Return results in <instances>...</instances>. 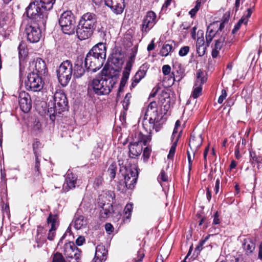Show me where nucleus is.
I'll use <instances>...</instances> for the list:
<instances>
[{
	"label": "nucleus",
	"mask_w": 262,
	"mask_h": 262,
	"mask_svg": "<svg viewBox=\"0 0 262 262\" xmlns=\"http://www.w3.org/2000/svg\"><path fill=\"white\" fill-rule=\"evenodd\" d=\"M38 1V0H35L31 2L26 8V13L29 19V22L45 27L48 18V10L42 9Z\"/></svg>",
	"instance_id": "obj_1"
},
{
	"label": "nucleus",
	"mask_w": 262,
	"mask_h": 262,
	"mask_svg": "<svg viewBox=\"0 0 262 262\" xmlns=\"http://www.w3.org/2000/svg\"><path fill=\"white\" fill-rule=\"evenodd\" d=\"M116 82V79L113 77L104 75L94 79L90 84L89 88L92 89L98 95H107L111 92Z\"/></svg>",
	"instance_id": "obj_2"
},
{
	"label": "nucleus",
	"mask_w": 262,
	"mask_h": 262,
	"mask_svg": "<svg viewBox=\"0 0 262 262\" xmlns=\"http://www.w3.org/2000/svg\"><path fill=\"white\" fill-rule=\"evenodd\" d=\"M68 110V101L65 94L62 91L56 92L54 95L53 107L49 104L48 113L50 118L54 121L55 117Z\"/></svg>",
	"instance_id": "obj_3"
},
{
	"label": "nucleus",
	"mask_w": 262,
	"mask_h": 262,
	"mask_svg": "<svg viewBox=\"0 0 262 262\" xmlns=\"http://www.w3.org/2000/svg\"><path fill=\"white\" fill-rule=\"evenodd\" d=\"M58 22L64 34L71 35L75 33L76 20L71 11H67L62 13Z\"/></svg>",
	"instance_id": "obj_4"
},
{
	"label": "nucleus",
	"mask_w": 262,
	"mask_h": 262,
	"mask_svg": "<svg viewBox=\"0 0 262 262\" xmlns=\"http://www.w3.org/2000/svg\"><path fill=\"white\" fill-rule=\"evenodd\" d=\"M136 138L137 141L130 143L129 145V156L132 158L140 155L143 150V145H146L151 140L150 135H144L141 132L137 134Z\"/></svg>",
	"instance_id": "obj_5"
},
{
	"label": "nucleus",
	"mask_w": 262,
	"mask_h": 262,
	"mask_svg": "<svg viewBox=\"0 0 262 262\" xmlns=\"http://www.w3.org/2000/svg\"><path fill=\"white\" fill-rule=\"evenodd\" d=\"M73 72L72 64L70 61L62 62L56 70L59 82L63 86H66L71 79Z\"/></svg>",
	"instance_id": "obj_6"
},
{
	"label": "nucleus",
	"mask_w": 262,
	"mask_h": 262,
	"mask_svg": "<svg viewBox=\"0 0 262 262\" xmlns=\"http://www.w3.org/2000/svg\"><path fill=\"white\" fill-rule=\"evenodd\" d=\"M42 25L29 22L25 27V33L28 41L31 43H36L39 41L41 36V32L40 29Z\"/></svg>",
	"instance_id": "obj_7"
},
{
	"label": "nucleus",
	"mask_w": 262,
	"mask_h": 262,
	"mask_svg": "<svg viewBox=\"0 0 262 262\" xmlns=\"http://www.w3.org/2000/svg\"><path fill=\"white\" fill-rule=\"evenodd\" d=\"M27 90L34 92L40 91L43 88L42 78L37 73L34 71L29 73L27 76V80L25 82Z\"/></svg>",
	"instance_id": "obj_8"
},
{
	"label": "nucleus",
	"mask_w": 262,
	"mask_h": 262,
	"mask_svg": "<svg viewBox=\"0 0 262 262\" xmlns=\"http://www.w3.org/2000/svg\"><path fill=\"white\" fill-rule=\"evenodd\" d=\"M102 58L94 56L91 53H88L84 60V67L88 71L96 72L102 66L104 62Z\"/></svg>",
	"instance_id": "obj_9"
},
{
	"label": "nucleus",
	"mask_w": 262,
	"mask_h": 262,
	"mask_svg": "<svg viewBox=\"0 0 262 262\" xmlns=\"http://www.w3.org/2000/svg\"><path fill=\"white\" fill-rule=\"evenodd\" d=\"M62 251L69 262H78L79 254L78 248L73 242L66 243L63 247Z\"/></svg>",
	"instance_id": "obj_10"
},
{
	"label": "nucleus",
	"mask_w": 262,
	"mask_h": 262,
	"mask_svg": "<svg viewBox=\"0 0 262 262\" xmlns=\"http://www.w3.org/2000/svg\"><path fill=\"white\" fill-rule=\"evenodd\" d=\"M138 177V172L136 168H130L126 169L125 173L123 174L124 183L125 186L128 189L134 188Z\"/></svg>",
	"instance_id": "obj_11"
},
{
	"label": "nucleus",
	"mask_w": 262,
	"mask_h": 262,
	"mask_svg": "<svg viewBox=\"0 0 262 262\" xmlns=\"http://www.w3.org/2000/svg\"><path fill=\"white\" fill-rule=\"evenodd\" d=\"M207 78L204 76L203 72L201 70H198L196 72V78L193 86V91L192 96L193 98H197L202 93V85L206 82Z\"/></svg>",
	"instance_id": "obj_12"
},
{
	"label": "nucleus",
	"mask_w": 262,
	"mask_h": 262,
	"mask_svg": "<svg viewBox=\"0 0 262 262\" xmlns=\"http://www.w3.org/2000/svg\"><path fill=\"white\" fill-rule=\"evenodd\" d=\"M156 13L153 11H150L147 12L142 24V33L146 34L154 26L156 23Z\"/></svg>",
	"instance_id": "obj_13"
},
{
	"label": "nucleus",
	"mask_w": 262,
	"mask_h": 262,
	"mask_svg": "<svg viewBox=\"0 0 262 262\" xmlns=\"http://www.w3.org/2000/svg\"><path fill=\"white\" fill-rule=\"evenodd\" d=\"M19 104L20 109L24 113H28L32 107V102L30 95L25 92H21L19 95Z\"/></svg>",
	"instance_id": "obj_14"
},
{
	"label": "nucleus",
	"mask_w": 262,
	"mask_h": 262,
	"mask_svg": "<svg viewBox=\"0 0 262 262\" xmlns=\"http://www.w3.org/2000/svg\"><path fill=\"white\" fill-rule=\"evenodd\" d=\"M94 30L95 29L79 23L76 29L77 37L80 40L88 39L93 34Z\"/></svg>",
	"instance_id": "obj_15"
},
{
	"label": "nucleus",
	"mask_w": 262,
	"mask_h": 262,
	"mask_svg": "<svg viewBox=\"0 0 262 262\" xmlns=\"http://www.w3.org/2000/svg\"><path fill=\"white\" fill-rule=\"evenodd\" d=\"M105 4L116 14L123 12L125 7L124 0H105Z\"/></svg>",
	"instance_id": "obj_16"
},
{
	"label": "nucleus",
	"mask_w": 262,
	"mask_h": 262,
	"mask_svg": "<svg viewBox=\"0 0 262 262\" xmlns=\"http://www.w3.org/2000/svg\"><path fill=\"white\" fill-rule=\"evenodd\" d=\"M255 7V3L251 2L250 7L248 8L242 18L238 20V23L235 25L234 28L232 31V34H235L240 28L242 24L246 25L248 23V18L251 16Z\"/></svg>",
	"instance_id": "obj_17"
},
{
	"label": "nucleus",
	"mask_w": 262,
	"mask_h": 262,
	"mask_svg": "<svg viewBox=\"0 0 262 262\" xmlns=\"http://www.w3.org/2000/svg\"><path fill=\"white\" fill-rule=\"evenodd\" d=\"M148 68L149 66L147 63H144L140 67L139 69L132 79L131 89L134 88L141 79L145 77Z\"/></svg>",
	"instance_id": "obj_18"
},
{
	"label": "nucleus",
	"mask_w": 262,
	"mask_h": 262,
	"mask_svg": "<svg viewBox=\"0 0 262 262\" xmlns=\"http://www.w3.org/2000/svg\"><path fill=\"white\" fill-rule=\"evenodd\" d=\"M79 23L90 27V28L95 29L97 24L96 15L92 13H86L82 16Z\"/></svg>",
	"instance_id": "obj_19"
},
{
	"label": "nucleus",
	"mask_w": 262,
	"mask_h": 262,
	"mask_svg": "<svg viewBox=\"0 0 262 262\" xmlns=\"http://www.w3.org/2000/svg\"><path fill=\"white\" fill-rule=\"evenodd\" d=\"M106 44L103 42H99L94 46L89 52L94 56H98L104 60L106 57Z\"/></svg>",
	"instance_id": "obj_20"
},
{
	"label": "nucleus",
	"mask_w": 262,
	"mask_h": 262,
	"mask_svg": "<svg viewBox=\"0 0 262 262\" xmlns=\"http://www.w3.org/2000/svg\"><path fill=\"white\" fill-rule=\"evenodd\" d=\"M107 251L105 247L99 245L96 247L95 255L94 258V262H103L106 259Z\"/></svg>",
	"instance_id": "obj_21"
},
{
	"label": "nucleus",
	"mask_w": 262,
	"mask_h": 262,
	"mask_svg": "<svg viewBox=\"0 0 262 262\" xmlns=\"http://www.w3.org/2000/svg\"><path fill=\"white\" fill-rule=\"evenodd\" d=\"M203 139L201 135H191L190 138L189 145L193 153V156L195 152L202 145Z\"/></svg>",
	"instance_id": "obj_22"
},
{
	"label": "nucleus",
	"mask_w": 262,
	"mask_h": 262,
	"mask_svg": "<svg viewBox=\"0 0 262 262\" xmlns=\"http://www.w3.org/2000/svg\"><path fill=\"white\" fill-rule=\"evenodd\" d=\"M57 219L56 215H53L51 213H50L47 218V223L51 224V228L49 231L48 235V239L50 241H52L55 235V230H56V223Z\"/></svg>",
	"instance_id": "obj_23"
},
{
	"label": "nucleus",
	"mask_w": 262,
	"mask_h": 262,
	"mask_svg": "<svg viewBox=\"0 0 262 262\" xmlns=\"http://www.w3.org/2000/svg\"><path fill=\"white\" fill-rule=\"evenodd\" d=\"M207 46V43H205L203 33L201 31V36H199L196 40V48L197 53L199 56H203L206 52Z\"/></svg>",
	"instance_id": "obj_24"
},
{
	"label": "nucleus",
	"mask_w": 262,
	"mask_h": 262,
	"mask_svg": "<svg viewBox=\"0 0 262 262\" xmlns=\"http://www.w3.org/2000/svg\"><path fill=\"white\" fill-rule=\"evenodd\" d=\"M149 115H150V117L149 119H147V121L149 122V133L151 134L152 130L154 129H155L157 132H158L159 128L157 123L159 122V119L157 110L153 111L152 114H149Z\"/></svg>",
	"instance_id": "obj_25"
},
{
	"label": "nucleus",
	"mask_w": 262,
	"mask_h": 262,
	"mask_svg": "<svg viewBox=\"0 0 262 262\" xmlns=\"http://www.w3.org/2000/svg\"><path fill=\"white\" fill-rule=\"evenodd\" d=\"M112 63L117 68H120L123 63V56L121 49L116 48L112 54Z\"/></svg>",
	"instance_id": "obj_26"
},
{
	"label": "nucleus",
	"mask_w": 262,
	"mask_h": 262,
	"mask_svg": "<svg viewBox=\"0 0 262 262\" xmlns=\"http://www.w3.org/2000/svg\"><path fill=\"white\" fill-rule=\"evenodd\" d=\"M34 64L35 73L38 74L39 75L45 74L47 71V69L45 62L41 58H37L36 60L33 62Z\"/></svg>",
	"instance_id": "obj_27"
},
{
	"label": "nucleus",
	"mask_w": 262,
	"mask_h": 262,
	"mask_svg": "<svg viewBox=\"0 0 262 262\" xmlns=\"http://www.w3.org/2000/svg\"><path fill=\"white\" fill-rule=\"evenodd\" d=\"M243 246L247 255L251 254L255 249V243L250 239H245Z\"/></svg>",
	"instance_id": "obj_28"
},
{
	"label": "nucleus",
	"mask_w": 262,
	"mask_h": 262,
	"mask_svg": "<svg viewBox=\"0 0 262 262\" xmlns=\"http://www.w3.org/2000/svg\"><path fill=\"white\" fill-rule=\"evenodd\" d=\"M43 227L41 226H38L37 228V234L35 237V241L37 244V247H40L45 243L46 239L43 235Z\"/></svg>",
	"instance_id": "obj_29"
},
{
	"label": "nucleus",
	"mask_w": 262,
	"mask_h": 262,
	"mask_svg": "<svg viewBox=\"0 0 262 262\" xmlns=\"http://www.w3.org/2000/svg\"><path fill=\"white\" fill-rule=\"evenodd\" d=\"M85 72V69L82 67L81 60H78L75 64L74 68V76L76 78H80L82 76Z\"/></svg>",
	"instance_id": "obj_30"
},
{
	"label": "nucleus",
	"mask_w": 262,
	"mask_h": 262,
	"mask_svg": "<svg viewBox=\"0 0 262 262\" xmlns=\"http://www.w3.org/2000/svg\"><path fill=\"white\" fill-rule=\"evenodd\" d=\"M86 225V220L82 215L75 216L74 227L76 229H80Z\"/></svg>",
	"instance_id": "obj_31"
},
{
	"label": "nucleus",
	"mask_w": 262,
	"mask_h": 262,
	"mask_svg": "<svg viewBox=\"0 0 262 262\" xmlns=\"http://www.w3.org/2000/svg\"><path fill=\"white\" fill-rule=\"evenodd\" d=\"M76 178L73 176V174H68L67 177L66 179V183L64 184V187L67 189L68 187L69 189L75 188L76 184Z\"/></svg>",
	"instance_id": "obj_32"
},
{
	"label": "nucleus",
	"mask_w": 262,
	"mask_h": 262,
	"mask_svg": "<svg viewBox=\"0 0 262 262\" xmlns=\"http://www.w3.org/2000/svg\"><path fill=\"white\" fill-rule=\"evenodd\" d=\"M37 2L41 5L42 9L50 11L52 9L55 0H38Z\"/></svg>",
	"instance_id": "obj_33"
},
{
	"label": "nucleus",
	"mask_w": 262,
	"mask_h": 262,
	"mask_svg": "<svg viewBox=\"0 0 262 262\" xmlns=\"http://www.w3.org/2000/svg\"><path fill=\"white\" fill-rule=\"evenodd\" d=\"M176 77L173 75H168L164 76L163 79V84L165 87H169L174 84Z\"/></svg>",
	"instance_id": "obj_34"
},
{
	"label": "nucleus",
	"mask_w": 262,
	"mask_h": 262,
	"mask_svg": "<svg viewBox=\"0 0 262 262\" xmlns=\"http://www.w3.org/2000/svg\"><path fill=\"white\" fill-rule=\"evenodd\" d=\"M39 144V142L38 141H36V143H34L33 144V149L34 154L35 157V169L38 171H39V168L40 165V162L38 159V157L39 156V153L37 152L36 149L38 147V144Z\"/></svg>",
	"instance_id": "obj_35"
},
{
	"label": "nucleus",
	"mask_w": 262,
	"mask_h": 262,
	"mask_svg": "<svg viewBox=\"0 0 262 262\" xmlns=\"http://www.w3.org/2000/svg\"><path fill=\"white\" fill-rule=\"evenodd\" d=\"M226 36H227V34L225 33L224 32H223L220 37L215 40V43L214 45L215 49L219 50L221 49V48H222L224 44V42L225 41Z\"/></svg>",
	"instance_id": "obj_36"
},
{
	"label": "nucleus",
	"mask_w": 262,
	"mask_h": 262,
	"mask_svg": "<svg viewBox=\"0 0 262 262\" xmlns=\"http://www.w3.org/2000/svg\"><path fill=\"white\" fill-rule=\"evenodd\" d=\"M105 198L108 201V207L112 209V204L115 202V194L114 191L108 190L105 193Z\"/></svg>",
	"instance_id": "obj_37"
},
{
	"label": "nucleus",
	"mask_w": 262,
	"mask_h": 262,
	"mask_svg": "<svg viewBox=\"0 0 262 262\" xmlns=\"http://www.w3.org/2000/svg\"><path fill=\"white\" fill-rule=\"evenodd\" d=\"M173 46L172 44H169L168 43H165L160 53L162 56H167L168 55L169 53L172 50Z\"/></svg>",
	"instance_id": "obj_38"
},
{
	"label": "nucleus",
	"mask_w": 262,
	"mask_h": 262,
	"mask_svg": "<svg viewBox=\"0 0 262 262\" xmlns=\"http://www.w3.org/2000/svg\"><path fill=\"white\" fill-rule=\"evenodd\" d=\"M183 73V70L181 68L180 65L179 64H174L173 66V71L172 72L171 74L175 76L176 78L179 77V79H178L179 81L182 78V75Z\"/></svg>",
	"instance_id": "obj_39"
},
{
	"label": "nucleus",
	"mask_w": 262,
	"mask_h": 262,
	"mask_svg": "<svg viewBox=\"0 0 262 262\" xmlns=\"http://www.w3.org/2000/svg\"><path fill=\"white\" fill-rule=\"evenodd\" d=\"M19 58H25L28 54V51L26 49V44L23 42H20L18 47Z\"/></svg>",
	"instance_id": "obj_40"
},
{
	"label": "nucleus",
	"mask_w": 262,
	"mask_h": 262,
	"mask_svg": "<svg viewBox=\"0 0 262 262\" xmlns=\"http://www.w3.org/2000/svg\"><path fill=\"white\" fill-rule=\"evenodd\" d=\"M219 27L218 22H214L212 24H210L208 27L206 33L210 34H213L214 35H217L219 33L216 32L217 28Z\"/></svg>",
	"instance_id": "obj_41"
},
{
	"label": "nucleus",
	"mask_w": 262,
	"mask_h": 262,
	"mask_svg": "<svg viewBox=\"0 0 262 262\" xmlns=\"http://www.w3.org/2000/svg\"><path fill=\"white\" fill-rule=\"evenodd\" d=\"M117 170V165L115 163H112L109 166L107 172L109 174L111 179H114L116 176Z\"/></svg>",
	"instance_id": "obj_42"
},
{
	"label": "nucleus",
	"mask_w": 262,
	"mask_h": 262,
	"mask_svg": "<svg viewBox=\"0 0 262 262\" xmlns=\"http://www.w3.org/2000/svg\"><path fill=\"white\" fill-rule=\"evenodd\" d=\"M129 75L128 73H124L122 74V77L120 83V88L119 90V92H121L122 89L125 86L126 82L128 79Z\"/></svg>",
	"instance_id": "obj_43"
},
{
	"label": "nucleus",
	"mask_w": 262,
	"mask_h": 262,
	"mask_svg": "<svg viewBox=\"0 0 262 262\" xmlns=\"http://www.w3.org/2000/svg\"><path fill=\"white\" fill-rule=\"evenodd\" d=\"M132 97L130 93H128L126 94L125 97L123 101L122 105L124 110H127L128 106L130 103V99Z\"/></svg>",
	"instance_id": "obj_44"
},
{
	"label": "nucleus",
	"mask_w": 262,
	"mask_h": 262,
	"mask_svg": "<svg viewBox=\"0 0 262 262\" xmlns=\"http://www.w3.org/2000/svg\"><path fill=\"white\" fill-rule=\"evenodd\" d=\"M133 204H127L124 208V211L126 215V218L128 219L131 216L132 212L133 211Z\"/></svg>",
	"instance_id": "obj_45"
},
{
	"label": "nucleus",
	"mask_w": 262,
	"mask_h": 262,
	"mask_svg": "<svg viewBox=\"0 0 262 262\" xmlns=\"http://www.w3.org/2000/svg\"><path fill=\"white\" fill-rule=\"evenodd\" d=\"M157 104L156 102H151L148 106L146 112L145 113V116H147L149 114H152V111L154 110H157L156 109Z\"/></svg>",
	"instance_id": "obj_46"
},
{
	"label": "nucleus",
	"mask_w": 262,
	"mask_h": 262,
	"mask_svg": "<svg viewBox=\"0 0 262 262\" xmlns=\"http://www.w3.org/2000/svg\"><path fill=\"white\" fill-rule=\"evenodd\" d=\"M178 139L173 143L170 147L169 154L168 155V159H172L176 152V146L177 145Z\"/></svg>",
	"instance_id": "obj_47"
},
{
	"label": "nucleus",
	"mask_w": 262,
	"mask_h": 262,
	"mask_svg": "<svg viewBox=\"0 0 262 262\" xmlns=\"http://www.w3.org/2000/svg\"><path fill=\"white\" fill-rule=\"evenodd\" d=\"M125 183H124V179L120 180L117 185V190L121 192H125L128 188L125 187Z\"/></svg>",
	"instance_id": "obj_48"
},
{
	"label": "nucleus",
	"mask_w": 262,
	"mask_h": 262,
	"mask_svg": "<svg viewBox=\"0 0 262 262\" xmlns=\"http://www.w3.org/2000/svg\"><path fill=\"white\" fill-rule=\"evenodd\" d=\"M250 156L251 162H256L257 163H261L262 162V159L260 157L257 156L255 152L250 151Z\"/></svg>",
	"instance_id": "obj_49"
},
{
	"label": "nucleus",
	"mask_w": 262,
	"mask_h": 262,
	"mask_svg": "<svg viewBox=\"0 0 262 262\" xmlns=\"http://www.w3.org/2000/svg\"><path fill=\"white\" fill-rule=\"evenodd\" d=\"M101 149L99 147H97L95 148L92 154V158L91 159L96 160L99 158L101 155Z\"/></svg>",
	"instance_id": "obj_50"
},
{
	"label": "nucleus",
	"mask_w": 262,
	"mask_h": 262,
	"mask_svg": "<svg viewBox=\"0 0 262 262\" xmlns=\"http://www.w3.org/2000/svg\"><path fill=\"white\" fill-rule=\"evenodd\" d=\"M145 256V254L143 250L140 249L137 254V257H134V259L136 262H141Z\"/></svg>",
	"instance_id": "obj_51"
},
{
	"label": "nucleus",
	"mask_w": 262,
	"mask_h": 262,
	"mask_svg": "<svg viewBox=\"0 0 262 262\" xmlns=\"http://www.w3.org/2000/svg\"><path fill=\"white\" fill-rule=\"evenodd\" d=\"M158 181L161 183L162 182H167L168 181V177L166 174L164 170H162L158 177Z\"/></svg>",
	"instance_id": "obj_52"
},
{
	"label": "nucleus",
	"mask_w": 262,
	"mask_h": 262,
	"mask_svg": "<svg viewBox=\"0 0 262 262\" xmlns=\"http://www.w3.org/2000/svg\"><path fill=\"white\" fill-rule=\"evenodd\" d=\"M52 262H65V260L60 253H56L54 255Z\"/></svg>",
	"instance_id": "obj_53"
},
{
	"label": "nucleus",
	"mask_w": 262,
	"mask_h": 262,
	"mask_svg": "<svg viewBox=\"0 0 262 262\" xmlns=\"http://www.w3.org/2000/svg\"><path fill=\"white\" fill-rule=\"evenodd\" d=\"M150 151H151V150L149 147H146L144 148V149L143 150V160L145 162H146L147 161V160L148 159V158H149L150 155Z\"/></svg>",
	"instance_id": "obj_54"
},
{
	"label": "nucleus",
	"mask_w": 262,
	"mask_h": 262,
	"mask_svg": "<svg viewBox=\"0 0 262 262\" xmlns=\"http://www.w3.org/2000/svg\"><path fill=\"white\" fill-rule=\"evenodd\" d=\"M189 51V47L188 46L183 47L180 49L179 54L180 56H184L187 54Z\"/></svg>",
	"instance_id": "obj_55"
},
{
	"label": "nucleus",
	"mask_w": 262,
	"mask_h": 262,
	"mask_svg": "<svg viewBox=\"0 0 262 262\" xmlns=\"http://www.w3.org/2000/svg\"><path fill=\"white\" fill-rule=\"evenodd\" d=\"M132 68V61L129 60L126 62L125 67L124 68V70L123 73H128V74L129 75Z\"/></svg>",
	"instance_id": "obj_56"
},
{
	"label": "nucleus",
	"mask_w": 262,
	"mask_h": 262,
	"mask_svg": "<svg viewBox=\"0 0 262 262\" xmlns=\"http://www.w3.org/2000/svg\"><path fill=\"white\" fill-rule=\"evenodd\" d=\"M171 72V67L168 64L164 65L162 67V72L164 76L170 75Z\"/></svg>",
	"instance_id": "obj_57"
},
{
	"label": "nucleus",
	"mask_w": 262,
	"mask_h": 262,
	"mask_svg": "<svg viewBox=\"0 0 262 262\" xmlns=\"http://www.w3.org/2000/svg\"><path fill=\"white\" fill-rule=\"evenodd\" d=\"M227 97V92L225 90H222V94L218 99V103L222 104Z\"/></svg>",
	"instance_id": "obj_58"
},
{
	"label": "nucleus",
	"mask_w": 262,
	"mask_h": 262,
	"mask_svg": "<svg viewBox=\"0 0 262 262\" xmlns=\"http://www.w3.org/2000/svg\"><path fill=\"white\" fill-rule=\"evenodd\" d=\"M143 126L144 128L149 133V122L147 121V118L146 116H144V119L143 121Z\"/></svg>",
	"instance_id": "obj_59"
},
{
	"label": "nucleus",
	"mask_w": 262,
	"mask_h": 262,
	"mask_svg": "<svg viewBox=\"0 0 262 262\" xmlns=\"http://www.w3.org/2000/svg\"><path fill=\"white\" fill-rule=\"evenodd\" d=\"M215 36L213 34H210L206 33V40L207 46H209L210 42L212 41L213 38Z\"/></svg>",
	"instance_id": "obj_60"
},
{
	"label": "nucleus",
	"mask_w": 262,
	"mask_h": 262,
	"mask_svg": "<svg viewBox=\"0 0 262 262\" xmlns=\"http://www.w3.org/2000/svg\"><path fill=\"white\" fill-rule=\"evenodd\" d=\"M187 158H188V169L189 171H190L192 168V159L191 157L190 152L188 150H187Z\"/></svg>",
	"instance_id": "obj_61"
},
{
	"label": "nucleus",
	"mask_w": 262,
	"mask_h": 262,
	"mask_svg": "<svg viewBox=\"0 0 262 262\" xmlns=\"http://www.w3.org/2000/svg\"><path fill=\"white\" fill-rule=\"evenodd\" d=\"M85 242V238L83 236H80L76 240V244L77 246H81Z\"/></svg>",
	"instance_id": "obj_62"
},
{
	"label": "nucleus",
	"mask_w": 262,
	"mask_h": 262,
	"mask_svg": "<svg viewBox=\"0 0 262 262\" xmlns=\"http://www.w3.org/2000/svg\"><path fill=\"white\" fill-rule=\"evenodd\" d=\"M105 229L107 232H112L114 230V227L113 225L110 223H106L105 225Z\"/></svg>",
	"instance_id": "obj_63"
},
{
	"label": "nucleus",
	"mask_w": 262,
	"mask_h": 262,
	"mask_svg": "<svg viewBox=\"0 0 262 262\" xmlns=\"http://www.w3.org/2000/svg\"><path fill=\"white\" fill-rule=\"evenodd\" d=\"M220 220L219 219V215L218 214L217 211H216L214 214V219L213 221V224L214 225H217L220 224Z\"/></svg>",
	"instance_id": "obj_64"
}]
</instances>
